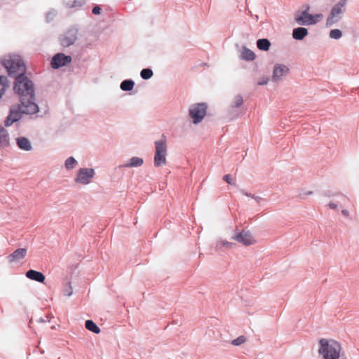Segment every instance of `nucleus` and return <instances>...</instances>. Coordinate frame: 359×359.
<instances>
[{
	"label": "nucleus",
	"instance_id": "obj_40",
	"mask_svg": "<svg viewBox=\"0 0 359 359\" xmlns=\"http://www.w3.org/2000/svg\"><path fill=\"white\" fill-rule=\"evenodd\" d=\"M341 213L346 217H349V212L347 210H342Z\"/></svg>",
	"mask_w": 359,
	"mask_h": 359
},
{
	"label": "nucleus",
	"instance_id": "obj_25",
	"mask_svg": "<svg viewBox=\"0 0 359 359\" xmlns=\"http://www.w3.org/2000/svg\"><path fill=\"white\" fill-rule=\"evenodd\" d=\"M228 113H229V118L230 119L237 118L238 117L241 116L243 114V113L241 111V110L238 108L232 109L231 106H229Z\"/></svg>",
	"mask_w": 359,
	"mask_h": 359
},
{
	"label": "nucleus",
	"instance_id": "obj_22",
	"mask_svg": "<svg viewBox=\"0 0 359 359\" xmlns=\"http://www.w3.org/2000/svg\"><path fill=\"white\" fill-rule=\"evenodd\" d=\"M235 246V243L225 241H217L216 243L215 248L217 250H220L222 247L226 248L227 249L232 248Z\"/></svg>",
	"mask_w": 359,
	"mask_h": 359
},
{
	"label": "nucleus",
	"instance_id": "obj_4",
	"mask_svg": "<svg viewBox=\"0 0 359 359\" xmlns=\"http://www.w3.org/2000/svg\"><path fill=\"white\" fill-rule=\"evenodd\" d=\"M167 145L164 134L162 139L155 142V155L154 164L155 167H159L166 163Z\"/></svg>",
	"mask_w": 359,
	"mask_h": 359
},
{
	"label": "nucleus",
	"instance_id": "obj_11",
	"mask_svg": "<svg viewBox=\"0 0 359 359\" xmlns=\"http://www.w3.org/2000/svg\"><path fill=\"white\" fill-rule=\"evenodd\" d=\"M72 60V57L69 55H66L62 53H57L52 58L51 67L55 69H57L70 63Z\"/></svg>",
	"mask_w": 359,
	"mask_h": 359
},
{
	"label": "nucleus",
	"instance_id": "obj_20",
	"mask_svg": "<svg viewBox=\"0 0 359 359\" xmlns=\"http://www.w3.org/2000/svg\"><path fill=\"white\" fill-rule=\"evenodd\" d=\"M85 327L88 330L95 334H99L101 331L100 327L92 320H86Z\"/></svg>",
	"mask_w": 359,
	"mask_h": 359
},
{
	"label": "nucleus",
	"instance_id": "obj_8",
	"mask_svg": "<svg viewBox=\"0 0 359 359\" xmlns=\"http://www.w3.org/2000/svg\"><path fill=\"white\" fill-rule=\"evenodd\" d=\"M79 30L76 27L69 28L63 35L60 37V43L63 47H69L73 45L77 39Z\"/></svg>",
	"mask_w": 359,
	"mask_h": 359
},
{
	"label": "nucleus",
	"instance_id": "obj_26",
	"mask_svg": "<svg viewBox=\"0 0 359 359\" xmlns=\"http://www.w3.org/2000/svg\"><path fill=\"white\" fill-rule=\"evenodd\" d=\"M153 74V71L149 68L143 69L140 72L141 77L144 80L151 79Z\"/></svg>",
	"mask_w": 359,
	"mask_h": 359
},
{
	"label": "nucleus",
	"instance_id": "obj_28",
	"mask_svg": "<svg viewBox=\"0 0 359 359\" xmlns=\"http://www.w3.org/2000/svg\"><path fill=\"white\" fill-rule=\"evenodd\" d=\"M1 96L4 93V90L6 88L9 86V82L6 76H1Z\"/></svg>",
	"mask_w": 359,
	"mask_h": 359
},
{
	"label": "nucleus",
	"instance_id": "obj_10",
	"mask_svg": "<svg viewBox=\"0 0 359 359\" xmlns=\"http://www.w3.org/2000/svg\"><path fill=\"white\" fill-rule=\"evenodd\" d=\"M294 20L299 25H312L318 22V20H313V15L306 11L297 12L294 14Z\"/></svg>",
	"mask_w": 359,
	"mask_h": 359
},
{
	"label": "nucleus",
	"instance_id": "obj_29",
	"mask_svg": "<svg viewBox=\"0 0 359 359\" xmlns=\"http://www.w3.org/2000/svg\"><path fill=\"white\" fill-rule=\"evenodd\" d=\"M245 341H246L245 337L241 335V336H239L238 337H237L236 339H233L231 341V344L233 346H240V345L243 344V343H245Z\"/></svg>",
	"mask_w": 359,
	"mask_h": 359
},
{
	"label": "nucleus",
	"instance_id": "obj_36",
	"mask_svg": "<svg viewBox=\"0 0 359 359\" xmlns=\"http://www.w3.org/2000/svg\"><path fill=\"white\" fill-rule=\"evenodd\" d=\"M240 192H241L243 195H244V196H248V197H251V198H252V196H253V195H254V194H250V193H249V192L246 191L245 189H241V190H240Z\"/></svg>",
	"mask_w": 359,
	"mask_h": 359
},
{
	"label": "nucleus",
	"instance_id": "obj_18",
	"mask_svg": "<svg viewBox=\"0 0 359 359\" xmlns=\"http://www.w3.org/2000/svg\"><path fill=\"white\" fill-rule=\"evenodd\" d=\"M241 58L246 61H252L255 58V54L250 49L246 47H243L241 52Z\"/></svg>",
	"mask_w": 359,
	"mask_h": 359
},
{
	"label": "nucleus",
	"instance_id": "obj_43",
	"mask_svg": "<svg viewBox=\"0 0 359 359\" xmlns=\"http://www.w3.org/2000/svg\"><path fill=\"white\" fill-rule=\"evenodd\" d=\"M55 14V13H48L46 15V18H47V20H48V18H50V15H53L54 16Z\"/></svg>",
	"mask_w": 359,
	"mask_h": 359
},
{
	"label": "nucleus",
	"instance_id": "obj_3",
	"mask_svg": "<svg viewBox=\"0 0 359 359\" xmlns=\"http://www.w3.org/2000/svg\"><path fill=\"white\" fill-rule=\"evenodd\" d=\"M1 65L6 69L9 76L14 79L17 75L25 74L26 67L20 55H10L8 59L1 60Z\"/></svg>",
	"mask_w": 359,
	"mask_h": 359
},
{
	"label": "nucleus",
	"instance_id": "obj_15",
	"mask_svg": "<svg viewBox=\"0 0 359 359\" xmlns=\"http://www.w3.org/2000/svg\"><path fill=\"white\" fill-rule=\"evenodd\" d=\"M16 144L18 147L26 151H29L32 149V146L28 138L25 137H20L16 138Z\"/></svg>",
	"mask_w": 359,
	"mask_h": 359
},
{
	"label": "nucleus",
	"instance_id": "obj_21",
	"mask_svg": "<svg viewBox=\"0 0 359 359\" xmlns=\"http://www.w3.org/2000/svg\"><path fill=\"white\" fill-rule=\"evenodd\" d=\"M135 86V82L131 79H126L121 83L120 88L123 91H130Z\"/></svg>",
	"mask_w": 359,
	"mask_h": 359
},
{
	"label": "nucleus",
	"instance_id": "obj_9",
	"mask_svg": "<svg viewBox=\"0 0 359 359\" xmlns=\"http://www.w3.org/2000/svg\"><path fill=\"white\" fill-rule=\"evenodd\" d=\"M232 239L245 246L255 243V240L254 239L251 232L246 230H243L241 232L236 233L232 236Z\"/></svg>",
	"mask_w": 359,
	"mask_h": 359
},
{
	"label": "nucleus",
	"instance_id": "obj_42",
	"mask_svg": "<svg viewBox=\"0 0 359 359\" xmlns=\"http://www.w3.org/2000/svg\"><path fill=\"white\" fill-rule=\"evenodd\" d=\"M309 10H310V6L309 4L306 5L305 10L304 11H306L307 13H309Z\"/></svg>",
	"mask_w": 359,
	"mask_h": 359
},
{
	"label": "nucleus",
	"instance_id": "obj_17",
	"mask_svg": "<svg viewBox=\"0 0 359 359\" xmlns=\"http://www.w3.org/2000/svg\"><path fill=\"white\" fill-rule=\"evenodd\" d=\"M143 163L144 161L142 158L134 156L129 159L123 166L126 168L140 167Z\"/></svg>",
	"mask_w": 359,
	"mask_h": 359
},
{
	"label": "nucleus",
	"instance_id": "obj_38",
	"mask_svg": "<svg viewBox=\"0 0 359 359\" xmlns=\"http://www.w3.org/2000/svg\"><path fill=\"white\" fill-rule=\"evenodd\" d=\"M313 20H318V22L319 19L323 18V15L322 14L313 15Z\"/></svg>",
	"mask_w": 359,
	"mask_h": 359
},
{
	"label": "nucleus",
	"instance_id": "obj_13",
	"mask_svg": "<svg viewBox=\"0 0 359 359\" xmlns=\"http://www.w3.org/2000/svg\"><path fill=\"white\" fill-rule=\"evenodd\" d=\"M27 255V249L18 248L7 257L9 263L19 262L23 259Z\"/></svg>",
	"mask_w": 359,
	"mask_h": 359
},
{
	"label": "nucleus",
	"instance_id": "obj_30",
	"mask_svg": "<svg viewBox=\"0 0 359 359\" xmlns=\"http://www.w3.org/2000/svg\"><path fill=\"white\" fill-rule=\"evenodd\" d=\"M63 293L65 295L68 296V297H69L72 294L73 289H72L70 282L67 283V285L64 287Z\"/></svg>",
	"mask_w": 359,
	"mask_h": 359
},
{
	"label": "nucleus",
	"instance_id": "obj_32",
	"mask_svg": "<svg viewBox=\"0 0 359 359\" xmlns=\"http://www.w3.org/2000/svg\"><path fill=\"white\" fill-rule=\"evenodd\" d=\"M223 180L226 182L230 185H236L235 182L233 181V180L231 178L229 175H225L222 177Z\"/></svg>",
	"mask_w": 359,
	"mask_h": 359
},
{
	"label": "nucleus",
	"instance_id": "obj_39",
	"mask_svg": "<svg viewBox=\"0 0 359 359\" xmlns=\"http://www.w3.org/2000/svg\"><path fill=\"white\" fill-rule=\"evenodd\" d=\"M313 20H318V22L319 19L323 18V15L322 14L313 15Z\"/></svg>",
	"mask_w": 359,
	"mask_h": 359
},
{
	"label": "nucleus",
	"instance_id": "obj_33",
	"mask_svg": "<svg viewBox=\"0 0 359 359\" xmlns=\"http://www.w3.org/2000/svg\"><path fill=\"white\" fill-rule=\"evenodd\" d=\"M252 198H253L258 205H261L264 201H265L264 198L255 194L252 196Z\"/></svg>",
	"mask_w": 359,
	"mask_h": 359
},
{
	"label": "nucleus",
	"instance_id": "obj_1",
	"mask_svg": "<svg viewBox=\"0 0 359 359\" xmlns=\"http://www.w3.org/2000/svg\"><path fill=\"white\" fill-rule=\"evenodd\" d=\"M13 90L20 96V104L10 109L9 115L4 121L6 127L20 120L22 114L32 116L39 112V107L35 102L34 83L25 74L15 76Z\"/></svg>",
	"mask_w": 359,
	"mask_h": 359
},
{
	"label": "nucleus",
	"instance_id": "obj_5",
	"mask_svg": "<svg viewBox=\"0 0 359 359\" xmlns=\"http://www.w3.org/2000/svg\"><path fill=\"white\" fill-rule=\"evenodd\" d=\"M346 0H340L332 8L326 20L327 27L332 26L342 18L346 10Z\"/></svg>",
	"mask_w": 359,
	"mask_h": 359
},
{
	"label": "nucleus",
	"instance_id": "obj_6",
	"mask_svg": "<svg viewBox=\"0 0 359 359\" xmlns=\"http://www.w3.org/2000/svg\"><path fill=\"white\" fill-rule=\"evenodd\" d=\"M207 112V105L205 103H196L190 106L189 116L194 124H198L203 119Z\"/></svg>",
	"mask_w": 359,
	"mask_h": 359
},
{
	"label": "nucleus",
	"instance_id": "obj_14",
	"mask_svg": "<svg viewBox=\"0 0 359 359\" xmlns=\"http://www.w3.org/2000/svg\"><path fill=\"white\" fill-rule=\"evenodd\" d=\"M26 277L39 283H44L45 276L40 271L30 269L26 272Z\"/></svg>",
	"mask_w": 359,
	"mask_h": 359
},
{
	"label": "nucleus",
	"instance_id": "obj_2",
	"mask_svg": "<svg viewBox=\"0 0 359 359\" xmlns=\"http://www.w3.org/2000/svg\"><path fill=\"white\" fill-rule=\"evenodd\" d=\"M341 350V344L335 340L325 338L319 340L318 353L323 359H339Z\"/></svg>",
	"mask_w": 359,
	"mask_h": 359
},
{
	"label": "nucleus",
	"instance_id": "obj_23",
	"mask_svg": "<svg viewBox=\"0 0 359 359\" xmlns=\"http://www.w3.org/2000/svg\"><path fill=\"white\" fill-rule=\"evenodd\" d=\"M243 99L241 95H237L231 102L230 106H231L232 109H239V107L243 104Z\"/></svg>",
	"mask_w": 359,
	"mask_h": 359
},
{
	"label": "nucleus",
	"instance_id": "obj_37",
	"mask_svg": "<svg viewBox=\"0 0 359 359\" xmlns=\"http://www.w3.org/2000/svg\"><path fill=\"white\" fill-rule=\"evenodd\" d=\"M1 140L5 139V137L7 136V131L1 127Z\"/></svg>",
	"mask_w": 359,
	"mask_h": 359
},
{
	"label": "nucleus",
	"instance_id": "obj_34",
	"mask_svg": "<svg viewBox=\"0 0 359 359\" xmlns=\"http://www.w3.org/2000/svg\"><path fill=\"white\" fill-rule=\"evenodd\" d=\"M100 11H101L100 7L99 6H95V7H93L92 12L95 15H98L100 13Z\"/></svg>",
	"mask_w": 359,
	"mask_h": 359
},
{
	"label": "nucleus",
	"instance_id": "obj_24",
	"mask_svg": "<svg viewBox=\"0 0 359 359\" xmlns=\"http://www.w3.org/2000/svg\"><path fill=\"white\" fill-rule=\"evenodd\" d=\"M78 164L77 161L72 156L67 158L65 163V166L67 170H72Z\"/></svg>",
	"mask_w": 359,
	"mask_h": 359
},
{
	"label": "nucleus",
	"instance_id": "obj_31",
	"mask_svg": "<svg viewBox=\"0 0 359 359\" xmlns=\"http://www.w3.org/2000/svg\"><path fill=\"white\" fill-rule=\"evenodd\" d=\"M269 81V78L268 76H263L259 79L257 84L259 86H264V85L267 84Z\"/></svg>",
	"mask_w": 359,
	"mask_h": 359
},
{
	"label": "nucleus",
	"instance_id": "obj_41",
	"mask_svg": "<svg viewBox=\"0 0 359 359\" xmlns=\"http://www.w3.org/2000/svg\"><path fill=\"white\" fill-rule=\"evenodd\" d=\"M329 207L331 208V209H336L337 205V204L334 203H330L329 204Z\"/></svg>",
	"mask_w": 359,
	"mask_h": 359
},
{
	"label": "nucleus",
	"instance_id": "obj_12",
	"mask_svg": "<svg viewBox=\"0 0 359 359\" xmlns=\"http://www.w3.org/2000/svg\"><path fill=\"white\" fill-rule=\"evenodd\" d=\"M289 68L283 64H277L274 66L273 70L272 79L274 82H278L289 73Z\"/></svg>",
	"mask_w": 359,
	"mask_h": 359
},
{
	"label": "nucleus",
	"instance_id": "obj_19",
	"mask_svg": "<svg viewBox=\"0 0 359 359\" xmlns=\"http://www.w3.org/2000/svg\"><path fill=\"white\" fill-rule=\"evenodd\" d=\"M257 46L260 50L267 51L271 47V42L267 39H259L257 41Z\"/></svg>",
	"mask_w": 359,
	"mask_h": 359
},
{
	"label": "nucleus",
	"instance_id": "obj_27",
	"mask_svg": "<svg viewBox=\"0 0 359 359\" xmlns=\"http://www.w3.org/2000/svg\"><path fill=\"white\" fill-rule=\"evenodd\" d=\"M329 36L333 39H339L342 36V32L339 29H334L330 32Z\"/></svg>",
	"mask_w": 359,
	"mask_h": 359
},
{
	"label": "nucleus",
	"instance_id": "obj_35",
	"mask_svg": "<svg viewBox=\"0 0 359 359\" xmlns=\"http://www.w3.org/2000/svg\"><path fill=\"white\" fill-rule=\"evenodd\" d=\"M84 4V1H74L72 5V7L81 6Z\"/></svg>",
	"mask_w": 359,
	"mask_h": 359
},
{
	"label": "nucleus",
	"instance_id": "obj_7",
	"mask_svg": "<svg viewBox=\"0 0 359 359\" xmlns=\"http://www.w3.org/2000/svg\"><path fill=\"white\" fill-rule=\"evenodd\" d=\"M95 175L93 168H83L77 171L75 182L83 185L90 184Z\"/></svg>",
	"mask_w": 359,
	"mask_h": 359
},
{
	"label": "nucleus",
	"instance_id": "obj_16",
	"mask_svg": "<svg viewBox=\"0 0 359 359\" xmlns=\"http://www.w3.org/2000/svg\"><path fill=\"white\" fill-rule=\"evenodd\" d=\"M308 34V29L305 27H299L292 30V37L295 40H302Z\"/></svg>",
	"mask_w": 359,
	"mask_h": 359
}]
</instances>
